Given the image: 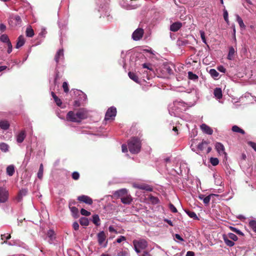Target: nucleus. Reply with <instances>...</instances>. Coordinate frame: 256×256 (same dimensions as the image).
<instances>
[{
	"label": "nucleus",
	"instance_id": "1",
	"mask_svg": "<svg viewBox=\"0 0 256 256\" xmlns=\"http://www.w3.org/2000/svg\"><path fill=\"white\" fill-rule=\"evenodd\" d=\"M130 152L133 154L138 153L141 149V142L138 138L132 137L128 141Z\"/></svg>",
	"mask_w": 256,
	"mask_h": 256
},
{
	"label": "nucleus",
	"instance_id": "2",
	"mask_svg": "<svg viewBox=\"0 0 256 256\" xmlns=\"http://www.w3.org/2000/svg\"><path fill=\"white\" fill-rule=\"evenodd\" d=\"M132 244L134 249L137 254L140 253L141 250H145L148 246L147 240L144 238L134 240Z\"/></svg>",
	"mask_w": 256,
	"mask_h": 256
},
{
	"label": "nucleus",
	"instance_id": "3",
	"mask_svg": "<svg viewBox=\"0 0 256 256\" xmlns=\"http://www.w3.org/2000/svg\"><path fill=\"white\" fill-rule=\"evenodd\" d=\"M22 22L21 18L19 16H12L8 20V24L12 28L20 26Z\"/></svg>",
	"mask_w": 256,
	"mask_h": 256
},
{
	"label": "nucleus",
	"instance_id": "4",
	"mask_svg": "<svg viewBox=\"0 0 256 256\" xmlns=\"http://www.w3.org/2000/svg\"><path fill=\"white\" fill-rule=\"evenodd\" d=\"M9 192L6 188L0 187V203H4L8 199Z\"/></svg>",
	"mask_w": 256,
	"mask_h": 256
},
{
	"label": "nucleus",
	"instance_id": "5",
	"mask_svg": "<svg viewBox=\"0 0 256 256\" xmlns=\"http://www.w3.org/2000/svg\"><path fill=\"white\" fill-rule=\"evenodd\" d=\"M116 114V109L114 107H110L109 108L106 114L105 115V120H108L110 118H112L115 117Z\"/></svg>",
	"mask_w": 256,
	"mask_h": 256
},
{
	"label": "nucleus",
	"instance_id": "6",
	"mask_svg": "<svg viewBox=\"0 0 256 256\" xmlns=\"http://www.w3.org/2000/svg\"><path fill=\"white\" fill-rule=\"evenodd\" d=\"M144 30L142 28H138L134 31L132 34V38L134 40H140L144 35Z\"/></svg>",
	"mask_w": 256,
	"mask_h": 256
},
{
	"label": "nucleus",
	"instance_id": "7",
	"mask_svg": "<svg viewBox=\"0 0 256 256\" xmlns=\"http://www.w3.org/2000/svg\"><path fill=\"white\" fill-rule=\"evenodd\" d=\"M78 200L88 205L92 204L93 202L90 196L86 195H82L78 196Z\"/></svg>",
	"mask_w": 256,
	"mask_h": 256
},
{
	"label": "nucleus",
	"instance_id": "8",
	"mask_svg": "<svg viewBox=\"0 0 256 256\" xmlns=\"http://www.w3.org/2000/svg\"><path fill=\"white\" fill-rule=\"evenodd\" d=\"M215 148L220 154H224L225 157L226 156V153L225 152V148L224 146L220 142H217L215 144Z\"/></svg>",
	"mask_w": 256,
	"mask_h": 256
},
{
	"label": "nucleus",
	"instance_id": "9",
	"mask_svg": "<svg viewBox=\"0 0 256 256\" xmlns=\"http://www.w3.org/2000/svg\"><path fill=\"white\" fill-rule=\"evenodd\" d=\"M66 120L68 121H70L74 122H78V118L76 116V113L73 111H70L66 115Z\"/></svg>",
	"mask_w": 256,
	"mask_h": 256
},
{
	"label": "nucleus",
	"instance_id": "10",
	"mask_svg": "<svg viewBox=\"0 0 256 256\" xmlns=\"http://www.w3.org/2000/svg\"><path fill=\"white\" fill-rule=\"evenodd\" d=\"M128 194L127 190L125 188L120 189V190H118L117 191H116L114 194L115 196H116L118 198H120V199L122 198H124L126 194Z\"/></svg>",
	"mask_w": 256,
	"mask_h": 256
},
{
	"label": "nucleus",
	"instance_id": "11",
	"mask_svg": "<svg viewBox=\"0 0 256 256\" xmlns=\"http://www.w3.org/2000/svg\"><path fill=\"white\" fill-rule=\"evenodd\" d=\"M182 26V22H178L172 24L170 26V30L173 32L178 31Z\"/></svg>",
	"mask_w": 256,
	"mask_h": 256
},
{
	"label": "nucleus",
	"instance_id": "12",
	"mask_svg": "<svg viewBox=\"0 0 256 256\" xmlns=\"http://www.w3.org/2000/svg\"><path fill=\"white\" fill-rule=\"evenodd\" d=\"M202 130L206 134H212L213 130L209 126L205 124H203L200 126Z\"/></svg>",
	"mask_w": 256,
	"mask_h": 256
},
{
	"label": "nucleus",
	"instance_id": "13",
	"mask_svg": "<svg viewBox=\"0 0 256 256\" xmlns=\"http://www.w3.org/2000/svg\"><path fill=\"white\" fill-rule=\"evenodd\" d=\"M97 236L98 244L100 245L102 244L106 238V236L104 232V231L100 232L98 233Z\"/></svg>",
	"mask_w": 256,
	"mask_h": 256
},
{
	"label": "nucleus",
	"instance_id": "14",
	"mask_svg": "<svg viewBox=\"0 0 256 256\" xmlns=\"http://www.w3.org/2000/svg\"><path fill=\"white\" fill-rule=\"evenodd\" d=\"M132 197L131 196L130 194H128L124 196L121 198V202L126 204H130L132 202Z\"/></svg>",
	"mask_w": 256,
	"mask_h": 256
},
{
	"label": "nucleus",
	"instance_id": "15",
	"mask_svg": "<svg viewBox=\"0 0 256 256\" xmlns=\"http://www.w3.org/2000/svg\"><path fill=\"white\" fill-rule=\"evenodd\" d=\"M26 136L24 130H22L16 136V141L18 143H22Z\"/></svg>",
	"mask_w": 256,
	"mask_h": 256
},
{
	"label": "nucleus",
	"instance_id": "16",
	"mask_svg": "<svg viewBox=\"0 0 256 256\" xmlns=\"http://www.w3.org/2000/svg\"><path fill=\"white\" fill-rule=\"evenodd\" d=\"M25 43V40L22 36H18L17 40V42L16 46V48H19L21 46H22Z\"/></svg>",
	"mask_w": 256,
	"mask_h": 256
},
{
	"label": "nucleus",
	"instance_id": "17",
	"mask_svg": "<svg viewBox=\"0 0 256 256\" xmlns=\"http://www.w3.org/2000/svg\"><path fill=\"white\" fill-rule=\"evenodd\" d=\"M223 240L225 244L230 247H232L234 245V242L230 240L226 235H223Z\"/></svg>",
	"mask_w": 256,
	"mask_h": 256
},
{
	"label": "nucleus",
	"instance_id": "18",
	"mask_svg": "<svg viewBox=\"0 0 256 256\" xmlns=\"http://www.w3.org/2000/svg\"><path fill=\"white\" fill-rule=\"evenodd\" d=\"M129 78L136 83H139V78L138 76L136 73L132 72H130L128 73Z\"/></svg>",
	"mask_w": 256,
	"mask_h": 256
},
{
	"label": "nucleus",
	"instance_id": "19",
	"mask_svg": "<svg viewBox=\"0 0 256 256\" xmlns=\"http://www.w3.org/2000/svg\"><path fill=\"white\" fill-rule=\"evenodd\" d=\"M63 56H64V50L62 49H60L57 52L56 54L55 55L54 60H55L56 62L58 64L59 62L60 58L61 57H63Z\"/></svg>",
	"mask_w": 256,
	"mask_h": 256
},
{
	"label": "nucleus",
	"instance_id": "20",
	"mask_svg": "<svg viewBox=\"0 0 256 256\" xmlns=\"http://www.w3.org/2000/svg\"><path fill=\"white\" fill-rule=\"evenodd\" d=\"M76 116L78 118V122H80L82 120L86 118V114L84 112L82 111H78L76 113Z\"/></svg>",
	"mask_w": 256,
	"mask_h": 256
},
{
	"label": "nucleus",
	"instance_id": "21",
	"mask_svg": "<svg viewBox=\"0 0 256 256\" xmlns=\"http://www.w3.org/2000/svg\"><path fill=\"white\" fill-rule=\"evenodd\" d=\"M214 95L218 99H220L222 98V91L220 88H216L214 90Z\"/></svg>",
	"mask_w": 256,
	"mask_h": 256
},
{
	"label": "nucleus",
	"instance_id": "22",
	"mask_svg": "<svg viewBox=\"0 0 256 256\" xmlns=\"http://www.w3.org/2000/svg\"><path fill=\"white\" fill-rule=\"evenodd\" d=\"M235 52L236 51L234 48L232 46H230L229 48V52L227 56V58L229 60H233Z\"/></svg>",
	"mask_w": 256,
	"mask_h": 256
},
{
	"label": "nucleus",
	"instance_id": "23",
	"mask_svg": "<svg viewBox=\"0 0 256 256\" xmlns=\"http://www.w3.org/2000/svg\"><path fill=\"white\" fill-rule=\"evenodd\" d=\"M138 189L146 190L148 192L152 191V188L148 184H140L136 186Z\"/></svg>",
	"mask_w": 256,
	"mask_h": 256
},
{
	"label": "nucleus",
	"instance_id": "24",
	"mask_svg": "<svg viewBox=\"0 0 256 256\" xmlns=\"http://www.w3.org/2000/svg\"><path fill=\"white\" fill-rule=\"evenodd\" d=\"M232 132H235L240 133L242 134H245L244 130L236 125L232 126Z\"/></svg>",
	"mask_w": 256,
	"mask_h": 256
},
{
	"label": "nucleus",
	"instance_id": "25",
	"mask_svg": "<svg viewBox=\"0 0 256 256\" xmlns=\"http://www.w3.org/2000/svg\"><path fill=\"white\" fill-rule=\"evenodd\" d=\"M51 94L54 98L56 105L58 106H60L62 104V100L56 96L54 92H51Z\"/></svg>",
	"mask_w": 256,
	"mask_h": 256
},
{
	"label": "nucleus",
	"instance_id": "26",
	"mask_svg": "<svg viewBox=\"0 0 256 256\" xmlns=\"http://www.w3.org/2000/svg\"><path fill=\"white\" fill-rule=\"evenodd\" d=\"M0 127L1 128L6 130L10 127V124L7 120H2L0 122Z\"/></svg>",
	"mask_w": 256,
	"mask_h": 256
},
{
	"label": "nucleus",
	"instance_id": "27",
	"mask_svg": "<svg viewBox=\"0 0 256 256\" xmlns=\"http://www.w3.org/2000/svg\"><path fill=\"white\" fill-rule=\"evenodd\" d=\"M184 211L190 218H192L194 220H198V217L194 212H192L188 210H186Z\"/></svg>",
	"mask_w": 256,
	"mask_h": 256
},
{
	"label": "nucleus",
	"instance_id": "28",
	"mask_svg": "<svg viewBox=\"0 0 256 256\" xmlns=\"http://www.w3.org/2000/svg\"><path fill=\"white\" fill-rule=\"evenodd\" d=\"M14 172V167L13 165H10L6 168V174L9 176H12Z\"/></svg>",
	"mask_w": 256,
	"mask_h": 256
},
{
	"label": "nucleus",
	"instance_id": "29",
	"mask_svg": "<svg viewBox=\"0 0 256 256\" xmlns=\"http://www.w3.org/2000/svg\"><path fill=\"white\" fill-rule=\"evenodd\" d=\"M209 142L206 140H202V142L199 144L198 146V148L200 150H203L208 146Z\"/></svg>",
	"mask_w": 256,
	"mask_h": 256
},
{
	"label": "nucleus",
	"instance_id": "30",
	"mask_svg": "<svg viewBox=\"0 0 256 256\" xmlns=\"http://www.w3.org/2000/svg\"><path fill=\"white\" fill-rule=\"evenodd\" d=\"M26 33L28 37L32 38L34 36V31L30 26L26 28Z\"/></svg>",
	"mask_w": 256,
	"mask_h": 256
},
{
	"label": "nucleus",
	"instance_id": "31",
	"mask_svg": "<svg viewBox=\"0 0 256 256\" xmlns=\"http://www.w3.org/2000/svg\"><path fill=\"white\" fill-rule=\"evenodd\" d=\"M27 193V190H20L17 196V200L18 202H20L22 198V196H26Z\"/></svg>",
	"mask_w": 256,
	"mask_h": 256
},
{
	"label": "nucleus",
	"instance_id": "32",
	"mask_svg": "<svg viewBox=\"0 0 256 256\" xmlns=\"http://www.w3.org/2000/svg\"><path fill=\"white\" fill-rule=\"evenodd\" d=\"M92 222L96 226L100 225V219L99 216L98 214H94L92 216Z\"/></svg>",
	"mask_w": 256,
	"mask_h": 256
},
{
	"label": "nucleus",
	"instance_id": "33",
	"mask_svg": "<svg viewBox=\"0 0 256 256\" xmlns=\"http://www.w3.org/2000/svg\"><path fill=\"white\" fill-rule=\"evenodd\" d=\"M80 223L82 226H88L89 224V220L88 218L82 217L80 219Z\"/></svg>",
	"mask_w": 256,
	"mask_h": 256
},
{
	"label": "nucleus",
	"instance_id": "34",
	"mask_svg": "<svg viewBox=\"0 0 256 256\" xmlns=\"http://www.w3.org/2000/svg\"><path fill=\"white\" fill-rule=\"evenodd\" d=\"M214 196H218V195L214 194H210L208 195V196L204 197L203 199L204 203L206 204H208L210 202V200L211 198L214 197Z\"/></svg>",
	"mask_w": 256,
	"mask_h": 256
},
{
	"label": "nucleus",
	"instance_id": "35",
	"mask_svg": "<svg viewBox=\"0 0 256 256\" xmlns=\"http://www.w3.org/2000/svg\"><path fill=\"white\" fill-rule=\"evenodd\" d=\"M9 146L8 144L4 142L0 143V150L4 152H6L8 150Z\"/></svg>",
	"mask_w": 256,
	"mask_h": 256
},
{
	"label": "nucleus",
	"instance_id": "36",
	"mask_svg": "<svg viewBox=\"0 0 256 256\" xmlns=\"http://www.w3.org/2000/svg\"><path fill=\"white\" fill-rule=\"evenodd\" d=\"M43 172H44V166L43 164H41L40 166L39 170L38 172V177L40 179H42L43 176Z\"/></svg>",
	"mask_w": 256,
	"mask_h": 256
},
{
	"label": "nucleus",
	"instance_id": "37",
	"mask_svg": "<svg viewBox=\"0 0 256 256\" xmlns=\"http://www.w3.org/2000/svg\"><path fill=\"white\" fill-rule=\"evenodd\" d=\"M71 212L74 218H77L78 216V208L75 206L70 208Z\"/></svg>",
	"mask_w": 256,
	"mask_h": 256
},
{
	"label": "nucleus",
	"instance_id": "38",
	"mask_svg": "<svg viewBox=\"0 0 256 256\" xmlns=\"http://www.w3.org/2000/svg\"><path fill=\"white\" fill-rule=\"evenodd\" d=\"M236 20L240 28H245L246 26L244 25L242 18L238 15L236 16Z\"/></svg>",
	"mask_w": 256,
	"mask_h": 256
},
{
	"label": "nucleus",
	"instance_id": "39",
	"mask_svg": "<svg viewBox=\"0 0 256 256\" xmlns=\"http://www.w3.org/2000/svg\"><path fill=\"white\" fill-rule=\"evenodd\" d=\"M48 236L50 238V243H52L54 239L55 238L54 237V232L52 230H49L48 232Z\"/></svg>",
	"mask_w": 256,
	"mask_h": 256
},
{
	"label": "nucleus",
	"instance_id": "40",
	"mask_svg": "<svg viewBox=\"0 0 256 256\" xmlns=\"http://www.w3.org/2000/svg\"><path fill=\"white\" fill-rule=\"evenodd\" d=\"M188 76L189 79L194 80H198V76L192 72H188Z\"/></svg>",
	"mask_w": 256,
	"mask_h": 256
},
{
	"label": "nucleus",
	"instance_id": "41",
	"mask_svg": "<svg viewBox=\"0 0 256 256\" xmlns=\"http://www.w3.org/2000/svg\"><path fill=\"white\" fill-rule=\"evenodd\" d=\"M118 256H130V252L128 249L120 251L118 253Z\"/></svg>",
	"mask_w": 256,
	"mask_h": 256
},
{
	"label": "nucleus",
	"instance_id": "42",
	"mask_svg": "<svg viewBox=\"0 0 256 256\" xmlns=\"http://www.w3.org/2000/svg\"><path fill=\"white\" fill-rule=\"evenodd\" d=\"M0 40L3 42L7 43L10 41V39L8 35L4 34L0 36Z\"/></svg>",
	"mask_w": 256,
	"mask_h": 256
},
{
	"label": "nucleus",
	"instance_id": "43",
	"mask_svg": "<svg viewBox=\"0 0 256 256\" xmlns=\"http://www.w3.org/2000/svg\"><path fill=\"white\" fill-rule=\"evenodd\" d=\"M210 162L214 166H217L219 163V160L216 158H211L210 160Z\"/></svg>",
	"mask_w": 256,
	"mask_h": 256
},
{
	"label": "nucleus",
	"instance_id": "44",
	"mask_svg": "<svg viewBox=\"0 0 256 256\" xmlns=\"http://www.w3.org/2000/svg\"><path fill=\"white\" fill-rule=\"evenodd\" d=\"M249 226L254 232H256V221L254 220H250L249 222Z\"/></svg>",
	"mask_w": 256,
	"mask_h": 256
},
{
	"label": "nucleus",
	"instance_id": "45",
	"mask_svg": "<svg viewBox=\"0 0 256 256\" xmlns=\"http://www.w3.org/2000/svg\"><path fill=\"white\" fill-rule=\"evenodd\" d=\"M230 228L231 230H232L233 232L236 233V234L240 235V236H243L244 234L238 229L236 228L233 227V226H230Z\"/></svg>",
	"mask_w": 256,
	"mask_h": 256
},
{
	"label": "nucleus",
	"instance_id": "46",
	"mask_svg": "<svg viewBox=\"0 0 256 256\" xmlns=\"http://www.w3.org/2000/svg\"><path fill=\"white\" fill-rule=\"evenodd\" d=\"M210 74L213 78H216L218 76V72L214 69H211L210 71Z\"/></svg>",
	"mask_w": 256,
	"mask_h": 256
},
{
	"label": "nucleus",
	"instance_id": "47",
	"mask_svg": "<svg viewBox=\"0 0 256 256\" xmlns=\"http://www.w3.org/2000/svg\"><path fill=\"white\" fill-rule=\"evenodd\" d=\"M227 236L230 239L234 241H236L238 239L237 236L232 233H228Z\"/></svg>",
	"mask_w": 256,
	"mask_h": 256
},
{
	"label": "nucleus",
	"instance_id": "48",
	"mask_svg": "<svg viewBox=\"0 0 256 256\" xmlns=\"http://www.w3.org/2000/svg\"><path fill=\"white\" fill-rule=\"evenodd\" d=\"M72 176L73 180H76L80 178V174L77 172H74L72 173Z\"/></svg>",
	"mask_w": 256,
	"mask_h": 256
},
{
	"label": "nucleus",
	"instance_id": "49",
	"mask_svg": "<svg viewBox=\"0 0 256 256\" xmlns=\"http://www.w3.org/2000/svg\"><path fill=\"white\" fill-rule=\"evenodd\" d=\"M62 88L64 89V92L68 93L69 92L68 84L66 82H64L62 84Z\"/></svg>",
	"mask_w": 256,
	"mask_h": 256
},
{
	"label": "nucleus",
	"instance_id": "50",
	"mask_svg": "<svg viewBox=\"0 0 256 256\" xmlns=\"http://www.w3.org/2000/svg\"><path fill=\"white\" fill-rule=\"evenodd\" d=\"M80 213L82 215L84 216H88L90 214V212L86 210L84 208H82L80 210Z\"/></svg>",
	"mask_w": 256,
	"mask_h": 256
},
{
	"label": "nucleus",
	"instance_id": "51",
	"mask_svg": "<svg viewBox=\"0 0 256 256\" xmlns=\"http://www.w3.org/2000/svg\"><path fill=\"white\" fill-rule=\"evenodd\" d=\"M200 37L202 38V40L204 44H206V40L205 37V33L204 31L200 30Z\"/></svg>",
	"mask_w": 256,
	"mask_h": 256
},
{
	"label": "nucleus",
	"instance_id": "52",
	"mask_svg": "<svg viewBox=\"0 0 256 256\" xmlns=\"http://www.w3.org/2000/svg\"><path fill=\"white\" fill-rule=\"evenodd\" d=\"M224 18L225 21L228 24L229 22L228 19V12L226 10H224Z\"/></svg>",
	"mask_w": 256,
	"mask_h": 256
},
{
	"label": "nucleus",
	"instance_id": "53",
	"mask_svg": "<svg viewBox=\"0 0 256 256\" xmlns=\"http://www.w3.org/2000/svg\"><path fill=\"white\" fill-rule=\"evenodd\" d=\"M74 94V95H78V96L80 95H82V91L78 90H73L72 91Z\"/></svg>",
	"mask_w": 256,
	"mask_h": 256
},
{
	"label": "nucleus",
	"instance_id": "54",
	"mask_svg": "<svg viewBox=\"0 0 256 256\" xmlns=\"http://www.w3.org/2000/svg\"><path fill=\"white\" fill-rule=\"evenodd\" d=\"M248 146H250L256 152V143L252 142H248Z\"/></svg>",
	"mask_w": 256,
	"mask_h": 256
},
{
	"label": "nucleus",
	"instance_id": "55",
	"mask_svg": "<svg viewBox=\"0 0 256 256\" xmlns=\"http://www.w3.org/2000/svg\"><path fill=\"white\" fill-rule=\"evenodd\" d=\"M1 237H2V240L6 239L7 240L10 239L11 238V236H10V234H2Z\"/></svg>",
	"mask_w": 256,
	"mask_h": 256
},
{
	"label": "nucleus",
	"instance_id": "56",
	"mask_svg": "<svg viewBox=\"0 0 256 256\" xmlns=\"http://www.w3.org/2000/svg\"><path fill=\"white\" fill-rule=\"evenodd\" d=\"M169 208L170 210L173 212H177V209L172 204H170L169 205Z\"/></svg>",
	"mask_w": 256,
	"mask_h": 256
},
{
	"label": "nucleus",
	"instance_id": "57",
	"mask_svg": "<svg viewBox=\"0 0 256 256\" xmlns=\"http://www.w3.org/2000/svg\"><path fill=\"white\" fill-rule=\"evenodd\" d=\"M126 240V238L125 236H120L119 238L116 239V241L118 243H120L122 241H124Z\"/></svg>",
	"mask_w": 256,
	"mask_h": 256
},
{
	"label": "nucleus",
	"instance_id": "58",
	"mask_svg": "<svg viewBox=\"0 0 256 256\" xmlns=\"http://www.w3.org/2000/svg\"><path fill=\"white\" fill-rule=\"evenodd\" d=\"M73 106L75 107H78L80 106V100H74Z\"/></svg>",
	"mask_w": 256,
	"mask_h": 256
},
{
	"label": "nucleus",
	"instance_id": "59",
	"mask_svg": "<svg viewBox=\"0 0 256 256\" xmlns=\"http://www.w3.org/2000/svg\"><path fill=\"white\" fill-rule=\"evenodd\" d=\"M72 228L75 230H78L79 228V224L78 222H75L72 224Z\"/></svg>",
	"mask_w": 256,
	"mask_h": 256
},
{
	"label": "nucleus",
	"instance_id": "60",
	"mask_svg": "<svg viewBox=\"0 0 256 256\" xmlns=\"http://www.w3.org/2000/svg\"><path fill=\"white\" fill-rule=\"evenodd\" d=\"M150 64H148L146 63H144V64H142V67L144 68H148V70H153V69L152 68V66H150Z\"/></svg>",
	"mask_w": 256,
	"mask_h": 256
},
{
	"label": "nucleus",
	"instance_id": "61",
	"mask_svg": "<svg viewBox=\"0 0 256 256\" xmlns=\"http://www.w3.org/2000/svg\"><path fill=\"white\" fill-rule=\"evenodd\" d=\"M218 70L222 72L225 73L226 72V69L222 66H218Z\"/></svg>",
	"mask_w": 256,
	"mask_h": 256
},
{
	"label": "nucleus",
	"instance_id": "62",
	"mask_svg": "<svg viewBox=\"0 0 256 256\" xmlns=\"http://www.w3.org/2000/svg\"><path fill=\"white\" fill-rule=\"evenodd\" d=\"M6 30V26L3 24H0V31L1 32H4Z\"/></svg>",
	"mask_w": 256,
	"mask_h": 256
},
{
	"label": "nucleus",
	"instance_id": "63",
	"mask_svg": "<svg viewBox=\"0 0 256 256\" xmlns=\"http://www.w3.org/2000/svg\"><path fill=\"white\" fill-rule=\"evenodd\" d=\"M140 256H152V255L148 251H144Z\"/></svg>",
	"mask_w": 256,
	"mask_h": 256
},
{
	"label": "nucleus",
	"instance_id": "64",
	"mask_svg": "<svg viewBox=\"0 0 256 256\" xmlns=\"http://www.w3.org/2000/svg\"><path fill=\"white\" fill-rule=\"evenodd\" d=\"M194 253L192 251H188L186 252V256H194Z\"/></svg>",
	"mask_w": 256,
	"mask_h": 256
}]
</instances>
